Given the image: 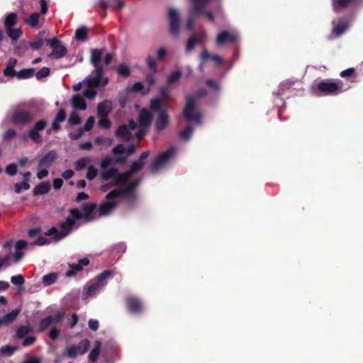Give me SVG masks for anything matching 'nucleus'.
<instances>
[{
  "instance_id": "1",
  "label": "nucleus",
  "mask_w": 363,
  "mask_h": 363,
  "mask_svg": "<svg viewBox=\"0 0 363 363\" xmlns=\"http://www.w3.org/2000/svg\"><path fill=\"white\" fill-rule=\"evenodd\" d=\"M69 215L65 222L60 223V231L55 227H52L44 233L45 236H53L52 240L58 242L69 235L73 230L76 221L81 219L80 214L78 213L77 208H70L69 210Z\"/></svg>"
},
{
  "instance_id": "2",
  "label": "nucleus",
  "mask_w": 363,
  "mask_h": 363,
  "mask_svg": "<svg viewBox=\"0 0 363 363\" xmlns=\"http://www.w3.org/2000/svg\"><path fill=\"white\" fill-rule=\"evenodd\" d=\"M207 91L200 89L195 94L185 96L186 104L183 111V116L188 122L194 121L197 124L201 123V115L196 110L197 99L205 97Z\"/></svg>"
},
{
  "instance_id": "3",
  "label": "nucleus",
  "mask_w": 363,
  "mask_h": 363,
  "mask_svg": "<svg viewBox=\"0 0 363 363\" xmlns=\"http://www.w3.org/2000/svg\"><path fill=\"white\" fill-rule=\"evenodd\" d=\"M114 274L113 270L108 269L98 275L91 284L85 289L82 294V299H86L89 296H94L97 291L106 284V279L109 277H112Z\"/></svg>"
},
{
  "instance_id": "4",
  "label": "nucleus",
  "mask_w": 363,
  "mask_h": 363,
  "mask_svg": "<svg viewBox=\"0 0 363 363\" xmlns=\"http://www.w3.org/2000/svg\"><path fill=\"white\" fill-rule=\"evenodd\" d=\"M35 116L33 109L17 108L12 113L11 121L15 125H26L30 124Z\"/></svg>"
},
{
  "instance_id": "5",
  "label": "nucleus",
  "mask_w": 363,
  "mask_h": 363,
  "mask_svg": "<svg viewBox=\"0 0 363 363\" xmlns=\"http://www.w3.org/2000/svg\"><path fill=\"white\" fill-rule=\"evenodd\" d=\"M342 84L340 80L338 82L323 80L318 83L315 90L320 95H335L342 89Z\"/></svg>"
},
{
  "instance_id": "6",
  "label": "nucleus",
  "mask_w": 363,
  "mask_h": 363,
  "mask_svg": "<svg viewBox=\"0 0 363 363\" xmlns=\"http://www.w3.org/2000/svg\"><path fill=\"white\" fill-rule=\"evenodd\" d=\"M140 180L135 179L128 184L123 189H114L108 193L106 196L107 200H113L119 197H128L132 196L135 189L139 185Z\"/></svg>"
},
{
  "instance_id": "7",
  "label": "nucleus",
  "mask_w": 363,
  "mask_h": 363,
  "mask_svg": "<svg viewBox=\"0 0 363 363\" xmlns=\"http://www.w3.org/2000/svg\"><path fill=\"white\" fill-rule=\"evenodd\" d=\"M175 152L176 148L172 147L160 154L150 166V172L152 174L158 172L174 157Z\"/></svg>"
},
{
  "instance_id": "8",
  "label": "nucleus",
  "mask_w": 363,
  "mask_h": 363,
  "mask_svg": "<svg viewBox=\"0 0 363 363\" xmlns=\"http://www.w3.org/2000/svg\"><path fill=\"white\" fill-rule=\"evenodd\" d=\"M90 347V342L87 339L81 340L77 345H72L67 348L65 355L69 358H75L78 354H85Z\"/></svg>"
},
{
  "instance_id": "9",
  "label": "nucleus",
  "mask_w": 363,
  "mask_h": 363,
  "mask_svg": "<svg viewBox=\"0 0 363 363\" xmlns=\"http://www.w3.org/2000/svg\"><path fill=\"white\" fill-rule=\"evenodd\" d=\"M46 43L52 48V52L49 57L54 59H60L65 57L67 53V49L62 45L60 40L57 38L52 39L45 38Z\"/></svg>"
},
{
  "instance_id": "10",
  "label": "nucleus",
  "mask_w": 363,
  "mask_h": 363,
  "mask_svg": "<svg viewBox=\"0 0 363 363\" xmlns=\"http://www.w3.org/2000/svg\"><path fill=\"white\" fill-rule=\"evenodd\" d=\"M48 123L45 119L38 121L33 126L28 130V137L35 144L40 145L43 143L42 137L40 134L47 126Z\"/></svg>"
},
{
  "instance_id": "11",
  "label": "nucleus",
  "mask_w": 363,
  "mask_h": 363,
  "mask_svg": "<svg viewBox=\"0 0 363 363\" xmlns=\"http://www.w3.org/2000/svg\"><path fill=\"white\" fill-rule=\"evenodd\" d=\"M103 68L94 69L91 75L85 79L86 85L89 88H96L99 86L103 76Z\"/></svg>"
},
{
  "instance_id": "12",
  "label": "nucleus",
  "mask_w": 363,
  "mask_h": 363,
  "mask_svg": "<svg viewBox=\"0 0 363 363\" xmlns=\"http://www.w3.org/2000/svg\"><path fill=\"white\" fill-rule=\"evenodd\" d=\"M169 30L172 35H177L179 31V16L178 12L171 8L169 9Z\"/></svg>"
},
{
  "instance_id": "13",
  "label": "nucleus",
  "mask_w": 363,
  "mask_h": 363,
  "mask_svg": "<svg viewBox=\"0 0 363 363\" xmlns=\"http://www.w3.org/2000/svg\"><path fill=\"white\" fill-rule=\"evenodd\" d=\"M57 158V153L55 150L48 151L38 161V168H50Z\"/></svg>"
},
{
  "instance_id": "14",
  "label": "nucleus",
  "mask_w": 363,
  "mask_h": 363,
  "mask_svg": "<svg viewBox=\"0 0 363 363\" xmlns=\"http://www.w3.org/2000/svg\"><path fill=\"white\" fill-rule=\"evenodd\" d=\"M238 35L236 34L230 33L227 30L220 32L216 38V44L218 45H224L226 44H232L238 40Z\"/></svg>"
},
{
  "instance_id": "15",
  "label": "nucleus",
  "mask_w": 363,
  "mask_h": 363,
  "mask_svg": "<svg viewBox=\"0 0 363 363\" xmlns=\"http://www.w3.org/2000/svg\"><path fill=\"white\" fill-rule=\"evenodd\" d=\"M96 204L94 203H84L82 207V212L78 209V213L80 214L81 219L84 218L86 221H91L95 219L93 213L96 209Z\"/></svg>"
},
{
  "instance_id": "16",
  "label": "nucleus",
  "mask_w": 363,
  "mask_h": 363,
  "mask_svg": "<svg viewBox=\"0 0 363 363\" xmlns=\"http://www.w3.org/2000/svg\"><path fill=\"white\" fill-rule=\"evenodd\" d=\"M128 310L132 313H139L143 310V305L140 300L135 296H128L125 299Z\"/></svg>"
},
{
  "instance_id": "17",
  "label": "nucleus",
  "mask_w": 363,
  "mask_h": 363,
  "mask_svg": "<svg viewBox=\"0 0 363 363\" xmlns=\"http://www.w3.org/2000/svg\"><path fill=\"white\" fill-rule=\"evenodd\" d=\"M206 38L205 33H195L190 36L186 42L185 50L186 53L193 51L196 48V44L204 40Z\"/></svg>"
},
{
  "instance_id": "18",
  "label": "nucleus",
  "mask_w": 363,
  "mask_h": 363,
  "mask_svg": "<svg viewBox=\"0 0 363 363\" xmlns=\"http://www.w3.org/2000/svg\"><path fill=\"white\" fill-rule=\"evenodd\" d=\"M152 114L146 108H142L138 114L139 126L149 128L152 121Z\"/></svg>"
},
{
  "instance_id": "19",
  "label": "nucleus",
  "mask_w": 363,
  "mask_h": 363,
  "mask_svg": "<svg viewBox=\"0 0 363 363\" xmlns=\"http://www.w3.org/2000/svg\"><path fill=\"white\" fill-rule=\"evenodd\" d=\"M89 264V259L86 257L79 260L78 264H69L70 269L65 273L67 277H72L76 274L77 272L82 271L83 266H87Z\"/></svg>"
},
{
  "instance_id": "20",
  "label": "nucleus",
  "mask_w": 363,
  "mask_h": 363,
  "mask_svg": "<svg viewBox=\"0 0 363 363\" xmlns=\"http://www.w3.org/2000/svg\"><path fill=\"white\" fill-rule=\"evenodd\" d=\"M169 123V117L166 111H161L159 113L156 122L155 128L157 131L164 130Z\"/></svg>"
},
{
  "instance_id": "21",
  "label": "nucleus",
  "mask_w": 363,
  "mask_h": 363,
  "mask_svg": "<svg viewBox=\"0 0 363 363\" xmlns=\"http://www.w3.org/2000/svg\"><path fill=\"white\" fill-rule=\"evenodd\" d=\"M116 206L117 203L114 201H111V200H108V201L100 204L98 207L99 216H108Z\"/></svg>"
},
{
  "instance_id": "22",
  "label": "nucleus",
  "mask_w": 363,
  "mask_h": 363,
  "mask_svg": "<svg viewBox=\"0 0 363 363\" xmlns=\"http://www.w3.org/2000/svg\"><path fill=\"white\" fill-rule=\"evenodd\" d=\"M104 53L103 49H92L91 51L90 62L94 67V69L103 68L101 65L102 55Z\"/></svg>"
},
{
  "instance_id": "23",
  "label": "nucleus",
  "mask_w": 363,
  "mask_h": 363,
  "mask_svg": "<svg viewBox=\"0 0 363 363\" xmlns=\"http://www.w3.org/2000/svg\"><path fill=\"white\" fill-rule=\"evenodd\" d=\"M112 111V103L109 100H105L97 106V114L99 117H107Z\"/></svg>"
},
{
  "instance_id": "24",
  "label": "nucleus",
  "mask_w": 363,
  "mask_h": 363,
  "mask_svg": "<svg viewBox=\"0 0 363 363\" xmlns=\"http://www.w3.org/2000/svg\"><path fill=\"white\" fill-rule=\"evenodd\" d=\"M200 60L201 61V65H200V69L203 68V63L206 62L208 60H211L214 61L217 65H220L223 64V60L221 57L218 55H211L207 50H204L201 54L200 55Z\"/></svg>"
},
{
  "instance_id": "25",
  "label": "nucleus",
  "mask_w": 363,
  "mask_h": 363,
  "mask_svg": "<svg viewBox=\"0 0 363 363\" xmlns=\"http://www.w3.org/2000/svg\"><path fill=\"white\" fill-rule=\"evenodd\" d=\"M17 64V60L11 57L9 59L6 67L3 71V74L6 77H17L18 72L14 69L15 66Z\"/></svg>"
},
{
  "instance_id": "26",
  "label": "nucleus",
  "mask_w": 363,
  "mask_h": 363,
  "mask_svg": "<svg viewBox=\"0 0 363 363\" xmlns=\"http://www.w3.org/2000/svg\"><path fill=\"white\" fill-rule=\"evenodd\" d=\"M20 312L21 309H14L11 312L0 318V327L12 323L16 319Z\"/></svg>"
},
{
  "instance_id": "27",
  "label": "nucleus",
  "mask_w": 363,
  "mask_h": 363,
  "mask_svg": "<svg viewBox=\"0 0 363 363\" xmlns=\"http://www.w3.org/2000/svg\"><path fill=\"white\" fill-rule=\"evenodd\" d=\"M126 156H121L116 157L115 159L106 157L101 160L100 167L101 169H105L113 162H115L116 164H124L126 162Z\"/></svg>"
},
{
  "instance_id": "28",
  "label": "nucleus",
  "mask_w": 363,
  "mask_h": 363,
  "mask_svg": "<svg viewBox=\"0 0 363 363\" xmlns=\"http://www.w3.org/2000/svg\"><path fill=\"white\" fill-rule=\"evenodd\" d=\"M135 152V146L133 144L128 145L127 148L124 147V146L121 144L117 145L112 150V152L113 155H121L126 154L127 155H130Z\"/></svg>"
},
{
  "instance_id": "29",
  "label": "nucleus",
  "mask_w": 363,
  "mask_h": 363,
  "mask_svg": "<svg viewBox=\"0 0 363 363\" xmlns=\"http://www.w3.org/2000/svg\"><path fill=\"white\" fill-rule=\"evenodd\" d=\"M348 28V24L347 23H339L334 26L332 33L329 38L333 40L342 35Z\"/></svg>"
},
{
  "instance_id": "30",
  "label": "nucleus",
  "mask_w": 363,
  "mask_h": 363,
  "mask_svg": "<svg viewBox=\"0 0 363 363\" xmlns=\"http://www.w3.org/2000/svg\"><path fill=\"white\" fill-rule=\"evenodd\" d=\"M116 135L124 141H129L132 137L130 131L125 124L121 125L118 128L116 132Z\"/></svg>"
},
{
  "instance_id": "31",
  "label": "nucleus",
  "mask_w": 363,
  "mask_h": 363,
  "mask_svg": "<svg viewBox=\"0 0 363 363\" xmlns=\"http://www.w3.org/2000/svg\"><path fill=\"white\" fill-rule=\"evenodd\" d=\"M130 177L131 176L130 175V173L128 172V171L124 172H119L118 171V174H116L115 178L113 179V185L121 186L124 184Z\"/></svg>"
},
{
  "instance_id": "32",
  "label": "nucleus",
  "mask_w": 363,
  "mask_h": 363,
  "mask_svg": "<svg viewBox=\"0 0 363 363\" xmlns=\"http://www.w3.org/2000/svg\"><path fill=\"white\" fill-rule=\"evenodd\" d=\"M50 190V185L48 182H43L37 185L33 190L34 196L43 195Z\"/></svg>"
},
{
  "instance_id": "33",
  "label": "nucleus",
  "mask_w": 363,
  "mask_h": 363,
  "mask_svg": "<svg viewBox=\"0 0 363 363\" xmlns=\"http://www.w3.org/2000/svg\"><path fill=\"white\" fill-rule=\"evenodd\" d=\"M72 104L74 108L79 110H85L86 104L84 98L78 94L74 95L72 98Z\"/></svg>"
},
{
  "instance_id": "34",
  "label": "nucleus",
  "mask_w": 363,
  "mask_h": 363,
  "mask_svg": "<svg viewBox=\"0 0 363 363\" xmlns=\"http://www.w3.org/2000/svg\"><path fill=\"white\" fill-rule=\"evenodd\" d=\"M17 22L18 17L16 13L12 12L7 14L4 22L6 30L13 28L17 24Z\"/></svg>"
},
{
  "instance_id": "35",
  "label": "nucleus",
  "mask_w": 363,
  "mask_h": 363,
  "mask_svg": "<svg viewBox=\"0 0 363 363\" xmlns=\"http://www.w3.org/2000/svg\"><path fill=\"white\" fill-rule=\"evenodd\" d=\"M58 278V275L55 272H50L42 277V283L45 286H50L55 284Z\"/></svg>"
},
{
  "instance_id": "36",
  "label": "nucleus",
  "mask_w": 363,
  "mask_h": 363,
  "mask_svg": "<svg viewBox=\"0 0 363 363\" xmlns=\"http://www.w3.org/2000/svg\"><path fill=\"white\" fill-rule=\"evenodd\" d=\"M11 283L16 286L18 288V290L19 291H24V284H25V279L22 274H18L16 276H13L11 278Z\"/></svg>"
},
{
  "instance_id": "37",
  "label": "nucleus",
  "mask_w": 363,
  "mask_h": 363,
  "mask_svg": "<svg viewBox=\"0 0 363 363\" xmlns=\"http://www.w3.org/2000/svg\"><path fill=\"white\" fill-rule=\"evenodd\" d=\"M88 28L86 26H82L76 30L74 33V38L77 40L84 42L86 40Z\"/></svg>"
},
{
  "instance_id": "38",
  "label": "nucleus",
  "mask_w": 363,
  "mask_h": 363,
  "mask_svg": "<svg viewBox=\"0 0 363 363\" xmlns=\"http://www.w3.org/2000/svg\"><path fill=\"white\" fill-rule=\"evenodd\" d=\"M360 0H333V9L337 11L338 8H347L350 4L359 2Z\"/></svg>"
},
{
  "instance_id": "39",
  "label": "nucleus",
  "mask_w": 363,
  "mask_h": 363,
  "mask_svg": "<svg viewBox=\"0 0 363 363\" xmlns=\"http://www.w3.org/2000/svg\"><path fill=\"white\" fill-rule=\"evenodd\" d=\"M35 68L22 69L18 72L17 78L19 79H30L35 74Z\"/></svg>"
},
{
  "instance_id": "40",
  "label": "nucleus",
  "mask_w": 363,
  "mask_h": 363,
  "mask_svg": "<svg viewBox=\"0 0 363 363\" xmlns=\"http://www.w3.org/2000/svg\"><path fill=\"white\" fill-rule=\"evenodd\" d=\"M116 174H118V169L116 168L111 167L109 169L101 172V179L102 182H106L111 179H114Z\"/></svg>"
},
{
  "instance_id": "41",
  "label": "nucleus",
  "mask_w": 363,
  "mask_h": 363,
  "mask_svg": "<svg viewBox=\"0 0 363 363\" xmlns=\"http://www.w3.org/2000/svg\"><path fill=\"white\" fill-rule=\"evenodd\" d=\"M92 162L91 159L89 157H84L79 159L74 164L75 169L80 171L86 167L88 164Z\"/></svg>"
},
{
  "instance_id": "42",
  "label": "nucleus",
  "mask_w": 363,
  "mask_h": 363,
  "mask_svg": "<svg viewBox=\"0 0 363 363\" xmlns=\"http://www.w3.org/2000/svg\"><path fill=\"white\" fill-rule=\"evenodd\" d=\"M53 323V318L51 315H48L41 320L39 324V328L38 331L39 333L45 331L52 323Z\"/></svg>"
},
{
  "instance_id": "43",
  "label": "nucleus",
  "mask_w": 363,
  "mask_h": 363,
  "mask_svg": "<svg viewBox=\"0 0 363 363\" xmlns=\"http://www.w3.org/2000/svg\"><path fill=\"white\" fill-rule=\"evenodd\" d=\"M39 19L40 14L38 13H33L28 18L26 19L25 22L30 27L35 28L38 26Z\"/></svg>"
},
{
  "instance_id": "44",
  "label": "nucleus",
  "mask_w": 363,
  "mask_h": 363,
  "mask_svg": "<svg viewBox=\"0 0 363 363\" xmlns=\"http://www.w3.org/2000/svg\"><path fill=\"white\" fill-rule=\"evenodd\" d=\"M32 329L29 325L20 326L16 331V337L18 339L24 338L31 332Z\"/></svg>"
},
{
  "instance_id": "45",
  "label": "nucleus",
  "mask_w": 363,
  "mask_h": 363,
  "mask_svg": "<svg viewBox=\"0 0 363 363\" xmlns=\"http://www.w3.org/2000/svg\"><path fill=\"white\" fill-rule=\"evenodd\" d=\"M9 38H11L12 42L16 41L22 34V30L20 28H13L6 30Z\"/></svg>"
},
{
  "instance_id": "46",
  "label": "nucleus",
  "mask_w": 363,
  "mask_h": 363,
  "mask_svg": "<svg viewBox=\"0 0 363 363\" xmlns=\"http://www.w3.org/2000/svg\"><path fill=\"white\" fill-rule=\"evenodd\" d=\"M182 77L181 71H174L170 73L167 78V84L172 85L177 82Z\"/></svg>"
},
{
  "instance_id": "47",
  "label": "nucleus",
  "mask_w": 363,
  "mask_h": 363,
  "mask_svg": "<svg viewBox=\"0 0 363 363\" xmlns=\"http://www.w3.org/2000/svg\"><path fill=\"white\" fill-rule=\"evenodd\" d=\"M96 345L94 347V349H92L89 355V360L91 362H96L100 353L101 343L99 342H96Z\"/></svg>"
},
{
  "instance_id": "48",
  "label": "nucleus",
  "mask_w": 363,
  "mask_h": 363,
  "mask_svg": "<svg viewBox=\"0 0 363 363\" xmlns=\"http://www.w3.org/2000/svg\"><path fill=\"white\" fill-rule=\"evenodd\" d=\"M145 162L140 161H134L130 164V168L128 170V172L130 173V175L132 176L133 174L139 172L144 167Z\"/></svg>"
},
{
  "instance_id": "49",
  "label": "nucleus",
  "mask_w": 363,
  "mask_h": 363,
  "mask_svg": "<svg viewBox=\"0 0 363 363\" xmlns=\"http://www.w3.org/2000/svg\"><path fill=\"white\" fill-rule=\"evenodd\" d=\"M18 350V347L11 346V345H5L0 348V354L2 356H7L13 354Z\"/></svg>"
},
{
  "instance_id": "50",
  "label": "nucleus",
  "mask_w": 363,
  "mask_h": 363,
  "mask_svg": "<svg viewBox=\"0 0 363 363\" xmlns=\"http://www.w3.org/2000/svg\"><path fill=\"white\" fill-rule=\"evenodd\" d=\"M150 109L154 112L161 113V111H164L162 109V101L159 99H152L150 100Z\"/></svg>"
},
{
  "instance_id": "51",
  "label": "nucleus",
  "mask_w": 363,
  "mask_h": 363,
  "mask_svg": "<svg viewBox=\"0 0 363 363\" xmlns=\"http://www.w3.org/2000/svg\"><path fill=\"white\" fill-rule=\"evenodd\" d=\"M13 189L16 194H20L22 190H28L30 189V184L29 183L23 181L22 182L15 184Z\"/></svg>"
},
{
  "instance_id": "52",
  "label": "nucleus",
  "mask_w": 363,
  "mask_h": 363,
  "mask_svg": "<svg viewBox=\"0 0 363 363\" xmlns=\"http://www.w3.org/2000/svg\"><path fill=\"white\" fill-rule=\"evenodd\" d=\"M50 73V70L48 67H44L39 69L35 74V77L38 80H41L45 77H47Z\"/></svg>"
},
{
  "instance_id": "53",
  "label": "nucleus",
  "mask_w": 363,
  "mask_h": 363,
  "mask_svg": "<svg viewBox=\"0 0 363 363\" xmlns=\"http://www.w3.org/2000/svg\"><path fill=\"white\" fill-rule=\"evenodd\" d=\"M98 174V169L94 167L93 165H91L87 169V172L86 174V178L89 181H92L96 178Z\"/></svg>"
},
{
  "instance_id": "54",
  "label": "nucleus",
  "mask_w": 363,
  "mask_h": 363,
  "mask_svg": "<svg viewBox=\"0 0 363 363\" xmlns=\"http://www.w3.org/2000/svg\"><path fill=\"white\" fill-rule=\"evenodd\" d=\"M193 133V128L191 126H187L184 130L181 131L179 135L181 139L183 140L187 141L191 137Z\"/></svg>"
},
{
  "instance_id": "55",
  "label": "nucleus",
  "mask_w": 363,
  "mask_h": 363,
  "mask_svg": "<svg viewBox=\"0 0 363 363\" xmlns=\"http://www.w3.org/2000/svg\"><path fill=\"white\" fill-rule=\"evenodd\" d=\"M45 41V38H39L37 40L31 41L29 43V46L33 50H38L43 46Z\"/></svg>"
},
{
  "instance_id": "56",
  "label": "nucleus",
  "mask_w": 363,
  "mask_h": 363,
  "mask_svg": "<svg viewBox=\"0 0 363 363\" xmlns=\"http://www.w3.org/2000/svg\"><path fill=\"white\" fill-rule=\"evenodd\" d=\"M118 73L121 76L128 77L130 74V71L128 66L124 65H120L118 67Z\"/></svg>"
},
{
  "instance_id": "57",
  "label": "nucleus",
  "mask_w": 363,
  "mask_h": 363,
  "mask_svg": "<svg viewBox=\"0 0 363 363\" xmlns=\"http://www.w3.org/2000/svg\"><path fill=\"white\" fill-rule=\"evenodd\" d=\"M16 136V131L13 128H9L4 133L3 138L5 140H10Z\"/></svg>"
},
{
  "instance_id": "58",
  "label": "nucleus",
  "mask_w": 363,
  "mask_h": 363,
  "mask_svg": "<svg viewBox=\"0 0 363 363\" xmlns=\"http://www.w3.org/2000/svg\"><path fill=\"white\" fill-rule=\"evenodd\" d=\"M99 125L103 129H108L111 127V121L107 117H99Z\"/></svg>"
},
{
  "instance_id": "59",
  "label": "nucleus",
  "mask_w": 363,
  "mask_h": 363,
  "mask_svg": "<svg viewBox=\"0 0 363 363\" xmlns=\"http://www.w3.org/2000/svg\"><path fill=\"white\" fill-rule=\"evenodd\" d=\"M5 172L9 176H14L17 173V165L15 163L9 164L6 166Z\"/></svg>"
},
{
  "instance_id": "60",
  "label": "nucleus",
  "mask_w": 363,
  "mask_h": 363,
  "mask_svg": "<svg viewBox=\"0 0 363 363\" xmlns=\"http://www.w3.org/2000/svg\"><path fill=\"white\" fill-rule=\"evenodd\" d=\"M355 74V69L354 68H348L347 69H345L342 71L340 74V77L345 79H349L350 77H352Z\"/></svg>"
},
{
  "instance_id": "61",
  "label": "nucleus",
  "mask_w": 363,
  "mask_h": 363,
  "mask_svg": "<svg viewBox=\"0 0 363 363\" xmlns=\"http://www.w3.org/2000/svg\"><path fill=\"white\" fill-rule=\"evenodd\" d=\"M68 121L72 125H77L80 123L81 118L76 112L73 111L72 112Z\"/></svg>"
},
{
  "instance_id": "62",
  "label": "nucleus",
  "mask_w": 363,
  "mask_h": 363,
  "mask_svg": "<svg viewBox=\"0 0 363 363\" xmlns=\"http://www.w3.org/2000/svg\"><path fill=\"white\" fill-rule=\"evenodd\" d=\"M94 118L93 116H89L84 124L83 130L84 131H89L90 130H91L94 126Z\"/></svg>"
},
{
  "instance_id": "63",
  "label": "nucleus",
  "mask_w": 363,
  "mask_h": 363,
  "mask_svg": "<svg viewBox=\"0 0 363 363\" xmlns=\"http://www.w3.org/2000/svg\"><path fill=\"white\" fill-rule=\"evenodd\" d=\"M160 94L164 100H168L170 98L169 90L167 86H162L160 89Z\"/></svg>"
},
{
  "instance_id": "64",
  "label": "nucleus",
  "mask_w": 363,
  "mask_h": 363,
  "mask_svg": "<svg viewBox=\"0 0 363 363\" xmlns=\"http://www.w3.org/2000/svg\"><path fill=\"white\" fill-rule=\"evenodd\" d=\"M94 88H89L84 91L83 95L89 99H94L96 95V91L94 89Z\"/></svg>"
}]
</instances>
